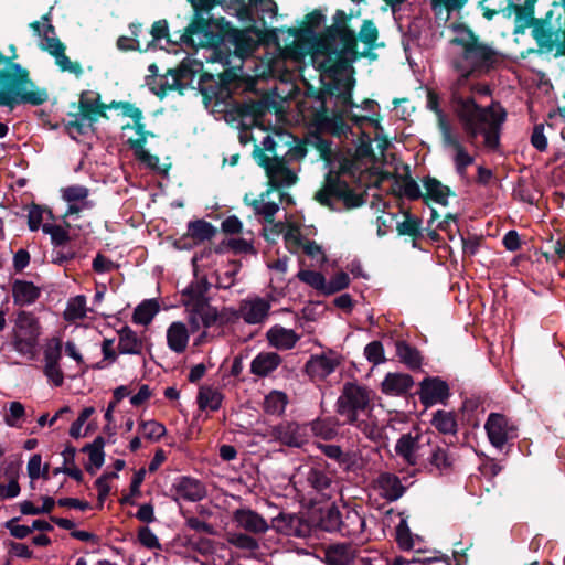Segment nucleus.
<instances>
[{"label": "nucleus", "mask_w": 565, "mask_h": 565, "mask_svg": "<svg viewBox=\"0 0 565 565\" xmlns=\"http://www.w3.org/2000/svg\"><path fill=\"white\" fill-rule=\"evenodd\" d=\"M457 42L462 52L460 60L452 62L454 68L460 75L449 86L451 107L470 143L482 135L484 147L497 150L500 146L502 125L508 116L505 108L497 100L482 107L471 96H466L462 89L466 88L470 78L488 76L499 68L503 54L493 45L482 41L479 35L470 42L460 40Z\"/></svg>", "instance_id": "nucleus-1"}, {"label": "nucleus", "mask_w": 565, "mask_h": 565, "mask_svg": "<svg viewBox=\"0 0 565 565\" xmlns=\"http://www.w3.org/2000/svg\"><path fill=\"white\" fill-rule=\"evenodd\" d=\"M239 76L234 68H227L216 76L204 72L203 63L185 57L177 67L168 68L159 78L148 82L149 89L162 99L168 92L177 90L184 95L188 89L198 88L205 105L212 102L224 103L232 97V85Z\"/></svg>", "instance_id": "nucleus-2"}, {"label": "nucleus", "mask_w": 565, "mask_h": 565, "mask_svg": "<svg viewBox=\"0 0 565 565\" xmlns=\"http://www.w3.org/2000/svg\"><path fill=\"white\" fill-rule=\"evenodd\" d=\"M10 55L0 52V106L14 109L19 105L40 106L47 102L49 92L39 87L31 78L28 68L15 63L14 44L9 45Z\"/></svg>", "instance_id": "nucleus-3"}, {"label": "nucleus", "mask_w": 565, "mask_h": 565, "mask_svg": "<svg viewBox=\"0 0 565 565\" xmlns=\"http://www.w3.org/2000/svg\"><path fill=\"white\" fill-rule=\"evenodd\" d=\"M352 19V12H345L342 9L335 10L332 23L324 26L317 38L316 55L328 57L339 67H347L361 57L375 58L376 54L358 51L356 32L351 26Z\"/></svg>", "instance_id": "nucleus-4"}, {"label": "nucleus", "mask_w": 565, "mask_h": 565, "mask_svg": "<svg viewBox=\"0 0 565 565\" xmlns=\"http://www.w3.org/2000/svg\"><path fill=\"white\" fill-rule=\"evenodd\" d=\"M193 12L190 22L180 34V41L191 49L216 47L224 40L220 21L205 17L218 6L220 0H188Z\"/></svg>", "instance_id": "nucleus-5"}, {"label": "nucleus", "mask_w": 565, "mask_h": 565, "mask_svg": "<svg viewBox=\"0 0 565 565\" xmlns=\"http://www.w3.org/2000/svg\"><path fill=\"white\" fill-rule=\"evenodd\" d=\"M370 390L356 382H345L335 402V412L343 424H358L359 413L370 408Z\"/></svg>", "instance_id": "nucleus-6"}, {"label": "nucleus", "mask_w": 565, "mask_h": 565, "mask_svg": "<svg viewBox=\"0 0 565 565\" xmlns=\"http://www.w3.org/2000/svg\"><path fill=\"white\" fill-rule=\"evenodd\" d=\"M17 328L18 332H15L12 342L14 350L33 359L40 337L36 318L31 312L20 311L17 318Z\"/></svg>", "instance_id": "nucleus-7"}, {"label": "nucleus", "mask_w": 565, "mask_h": 565, "mask_svg": "<svg viewBox=\"0 0 565 565\" xmlns=\"http://www.w3.org/2000/svg\"><path fill=\"white\" fill-rule=\"evenodd\" d=\"M484 429L490 444L497 449H502L519 436L515 422L501 413H490L484 423Z\"/></svg>", "instance_id": "nucleus-8"}, {"label": "nucleus", "mask_w": 565, "mask_h": 565, "mask_svg": "<svg viewBox=\"0 0 565 565\" xmlns=\"http://www.w3.org/2000/svg\"><path fill=\"white\" fill-rule=\"evenodd\" d=\"M416 394L425 408L437 404L445 406L451 396L449 384L440 376L430 375L419 382Z\"/></svg>", "instance_id": "nucleus-9"}, {"label": "nucleus", "mask_w": 565, "mask_h": 565, "mask_svg": "<svg viewBox=\"0 0 565 565\" xmlns=\"http://www.w3.org/2000/svg\"><path fill=\"white\" fill-rule=\"evenodd\" d=\"M326 8L313 9L303 17L300 26L291 31L295 36L307 45L309 52L313 55L317 54V38L320 35V32H317V30L326 23Z\"/></svg>", "instance_id": "nucleus-10"}, {"label": "nucleus", "mask_w": 565, "mask_h": 565, "mask_svg": "<svg viewBox=\"0 0 565 565\" xmlns=\"http://www.w3.org/2000/svg\"><path fill=\"white\" fill-rule=\"evenodd\" d=\"M270 529L279 534L295 537H306L310 534L308 521L297 513L280 512L271 519Z\"/></svg>", "instance_id": "nucleus-11"}, {"label": "nucleus", "mask_w": 565, "mask_h": 565, "mask_svg": "<svg viewBox=\"0 0 565 565\" xmlns=\"http://www.w3.org/2000/svg\"><path fill=\"white\" fill-rule=\"evenodd\" d=\"M345 113L337 110L330 113L328 106L318 107L313 115L318 128L329 131L334 137L347 135L351 128L344 121Z\"/></svg>", "instance_id": "nucleus-12"}, {"label": "nucleus", "mask_w": 565, "mask_h": 565, "mask_svg": "<svg viewBox=\"0 0 565 565\" xmlns=\"http://www.w3.org/2000/svg\"><path fill=\"white\" fill-rule=\"evenodd\" d=\"M349 183L340 178V173L330 170L324 178L323 186L316 192L315 200L329 210H334L332 198L339 199Z\"/></svg>", "instance_id": "nucleus-13"}, {"label": "nucleus", "mask_w": 565, "mask_h": 565, "mask_svg": "<svg viewBox=\"0 0 565 565\" xmlns=\"http://www.w3.org/2000/svg\"><path fill=\"white\" fill-rule=\"evenodd\" d=\"M171 490L174 491L178 498L189 502L201 501L207 494L205 484L201 480L190 476L178 477Z\"/></svg>", "instance_id": "nucleus-14"}, {"label": "nucleus", "mask_w": 565, "mask_h": 565, "mask_svg": "<svg viewBox=\"0 0 565 565\" xmlns=\"http://www.w3.org/2000/svg\"><path fill=\"white\" fill-rule=\"evenodd\" d=\"M122 111V115L126 117H130L134 120V125H124L122 131L135 129L138 135L137 138L129 137L127 139V143L130 149L134 151L135 159L138 163H141V109L135 107L129 102H121V107L119 108Z\"/></svg>", "instance_id": "nucleus-15"}, {"label": "nucleus", "mask_w": 565, "mask_h": 565, "mask_svg": "<svg viewBox=\"0 0 565 565\" xmlns=\"http://www.w3.org/2000/svg\"><path fill=\"white\" fill-rule=\"evenodd\" d=\"M216 233V227L205 220L191 221L188 224V235L175 241L174 246L179 249L191 248L192 245L186 243L189 238L193 239L194 244H199L210 241Z\"/></svg>", "instance_id": "nucleus-16"}, {"label": "nucleus", "mask_w": 565, "mask_h": 565, "mask_svg": "<svg viewBox=\"0 0 565 565\" xmlns=\"http://www.w3.org/2000/svg\"><path fill=\"white\" fill-rule=\"evenodd\" d=\"M233 520L238 527L255 535L264 534L270 529V524L258 512L249 508L234 511Z\"/></svg>", "instance_id": "nucleus-17"}, {"label": "nucleus", "mask_w": 565, "mask_h": 565, "mask_svg": "<svg viewBox=\"0 0 565 565\" xmlns=\"http://www.w3.org/2000/svg\"><path fill=\"white\" fill-rule=\"evenodd\" d=\"M423 185L426 190L423 201L428 206L430 205V202L447 206L448 198L456 196L455 191H452L448 185L443 184L438 179L434 177H425L423 179Z\"/></svg>", "instance_id": "nucleus-18"}, {"label": "nucleus", "mask_w": 565, "mask_h": 565, "mask_svg": "<svg viewBox=\"0 0 565 565\" xmlns=\"http://www.w3.org/2000/svg\"><path fill=\"white\" fill-rule=\"evenodd\" d=\"M270 437L287 447H300L303 443L300 426L296 422H281L271 427Z\"/></svg>", "instance_id": "nucleus-19"}, {"label": "nucleus", "mask_w": 565, "mask_h": 565, "mask_svg": "<svg viewBox=\"0 0 565 565\" xmlns=\"http://www.w3.org/2000/svg\"><path fill=\"white\" fill-rule=\"evenodd\" d=\"M414 386V379L406 373L390 372L381 383V391L390 396H403Z\"/></svg>", "instance_id": "nucleus-20"}, {"label": "nucleus", "mask_w": 565, "mask_h": 565, "mask_svg": "<svg viewBox=\"0 0 565 565\" xmlns=\"http://www.w3.org/2000/svg\"><path fill=\"white\" fill-rule=\"evenodd\" d=\"M87 95V92H82L78 103L71 104L72 108H77L78 110L75 114L94 124L97 122L100 117L107 118L105 107L99 106L100 96L97 95L96 99H92L88 98Z\"/></svg>", "instance_id": "nucleus-21"}, {"label": "nucleus", "mask_w": 565, "mask_h": 565, "mask_svg": "<svg viewBox=\"0 0 565 565\" xmlns=\"http://www.w3.org/2000/svg\"><path fill=\"white\" fill-rule=\"evenodd\" d=\"M269 310L270 303L260 297L244 301L239 307V312L248 324L262 323L267 318Z\"/></svg>", "instance_id": "nucleus-22"}, {"label": "nucleus", "mask_w": 565, "mask_h": 565, "mask_svg": "<svg viewBox=\"0 0 565 565\" xmlns=\"http://www.w3.org/2000/svg\"><path fill=\"white\" fill-rule=\"evenodd\" d=\"M376 484L381 490V495L388 502L397 501L406 491V487L402 484L399 477L391 472H381L376 479Z\"/></svg>", "instance_id": "nucleus-23"}, {"label": "nucleus", "mask_w": 565, "mask_h": 565, "mask_svg": "<svg viewBox=\"0 0 565 565\" xmlns=\"http://www.w3.org/2000/svg\"><path fill=\"white\" fill-rule=\"evenodd\" d=\"M282 362L276 352H259L250 363V373L257 377H267L275 372Z\"/></svg>", "instance_id": "nucleus-24"}, {"label": "nucleus", "mask_w": 565, "mask_h": 565, "mask_svg": "<svg viewBox=\"0 0 565 565\" xmlns=\"http://www.w3.org/2000/svg\"><path fill=\"white\" fill-rule=\"evenodd\" d=\"M41 297V289L32 281L15 279L12 282V298L17 306H30Z\"/></svg>", "instance_id": "nucleus-25"}, {"label": "nucleus", "mask_w": 565, "mask_h": 565, "mask_svg": "<svg viewBox=\"0 0 565 565\" xmlns=\"http://www.w3.org/2000/svg\"><path fill=\"white\" fill-rule=\"evenodd\" d=\"M266 338L269 345L277 350H290L300 339L292 329H286L279 324L271 327L267 331Z\"/></svg>", "instance_id": "nucleus-26"}, {"label": "nucleus", "mask_w": 565, "mask_h": 565, "mask_svg": "<svg viewBox=\"0 0 565 565\" xmlns=\"http://www.w3.org/2000/svg\"><path fill=\"white\" fill-rule=\"evenodd\" d=\"M339 361L326 355H312L305 364V371L312 377L324 379L332 374Z\"/></svg>", "instance_id": "nucleus-27"}, {"label": "nucleus", "mask_w": 565, "mask_h": 565, "mask_svg": "<svg viewBox=\"0 0 565 565\" xmlns=\"http://www.w3.org/2000/svg\"><path fill=\"white\" fill-rule=\"evenodd\" d=\"M395 348L396 356L407 369L416 371L422 367L424 356L416 347L409 344L405 340H397L395 342Z\"/></svg>", "instance_id": "nucleus-28"}, {"label": "nucleus", "mask_w": 565, "mask_h": 565, "mask_svg": "<svg viewBox=\"0 0 565 565\" xmlns=\"http://www.w3.org/2000/svg\"><path fill=\"white\" fill-rule=\"evenodd\" d=\"M327 462L318 463L311 467L306 475L308 484L322 494L331 488L333 482L332 477L327 471Z\"/></svg>", "instance_id": "nucleus-29"}, {"label": "nucleus", "mask_w": 565, "mask_h": 565, "mask_svg": "<svg viewBox=\"0 0 565 565\" xmlns=\"http://www.w3.org/2000/svg\"><path fill=\"white\" fill-rule=\"evenodd\" d=\"M419 449L418 437H413L411 434H403L396 441L395 452L402 457L406 463L416 466L417 450Z\"/></svg>", "instance_id": "nucleus-30"}, {"label": "nucleus", "mask_w": 565, "mask_h": 565, "mask_svg": "<svg viewBox=\"0 0 565 565\" xmlns=\"http://www.w3.org/2000/svg\"><path fill=\"white\" fill-rule=\"evenodd\" d=\"M210 287L211 284L207 281L206 277H201L191 282L182 292V296L188 298L185 306L195 305V307H198L199 305L210 302L209 298L205 296Z\"/></svg>", "instance_id": "nucleus-31"}, {"label": "nucleus", "mask_w": 565, "mask_h": 565, "mask_svg": "<svg viewBox=\"0 0 565 565\" xmlns=\"http://www.w3.org/2000/svg\"><path fill=\"white\" fill-rule=\"evenodd\" d=\"M189 331L184 323L172 322L167 330L168 347L175 353H182L188 345Z\"/></svg>", "instance_id": "nucleus-32"}, {"label": "nucleus", "mask_w": 565, "mask_h": 565, "mask_svg": "<svg viewBox=\"0 0 565 565\" xmlns=\"http://www.w3.org/2000/svg\"><path fill=\"white\" fill-rule=\"evenodd\" d=\"M332 82H337V90L330 94V96L337 97L343 107H359V105L353 100V88L355 85L353 76H348L345 78L334 77L332 78Z\"/></svg>", "instance_id": "nucleus-33"}, {"label": "nucleus", "mask_w": 565, "mask_h": 565, "mask_svg": "<svg viewBox=\"0 0 565 565\" xmlns=\"http://www.w3.org/2000/svg\"><path fill=\"white\" fill-rule=\"evenodd\" d=\"M431 426L443 435L456 436L458 431V423L452 412L438 409L433 414L430 419Z\"/></svg>", "instance_id": "nucleus-34"}, {"label": "nucleus", "mask_w": 565, "mask_h": 565, "mask_svg": "<svg viewBox=\"0 0 565 565\" xmlns=\"http://www.w3.org/2000/svg\"><path fill=\"white\" fill-rule=\"evenodd\" d=\"M379 35V29L372 19L363 20L360 31L356 33L358 42L361 41L365 45L364 52L370 54H373L372 51L376 47L384 45L377 43Z\"/></svg>", "instance_id": "nucleus-35"}, {"label": "nucleus", "mask_w": 565, "mask_h": 565, "mask_svg": "<svg viewBox=\"0 0 565 565\" xmlns=\"http://www.w3.org/2000/svg\"><path fill=\"white\" fill-rule=\"evenodd\" d=\"M396 186H398V191L393 189V193L397 196H406L411 201H416L418 199L424 200V194L420 191L418 183L411 177L409 172L405 175L396 177Z\"/></svg>", "instance_id": "nucleus-36"}, {"label": "nucleus", "mask_w": 565, "mask_h": 565, "mask_svg": "<svg viewBox=\"0 0 565 565\" xmlns=\"http://www.w3.org/2000/svg\"><path fill=\"white\" fill-rule=\"evenodd\" d=\"M445 139L456 150L455 166L457 173L460 177H465L467 168L473 163L475 158L466 151L463 146L451 134L446 135Z\"/></svg>", "instance_id": "nucleus-37"}, {"label": "nucleus", "mask_w": 565, "mask_h": 565, "mask_svg": "<svg viewBox=\"0 0 565 565\" xmlns=\"http://www.w3.org/2000/svg\"><path fill=\"white\" fill-rule=\"evenodd\" d=\"M515 28L514 34L524 33L525 29L531 28L534 24H539L543 20L535 18V8L523 3L522 6L516 4L515 8Z\"/></svg>", "instance_id": "nucleus-38"}, {"label": "nucleus", "mask_w": 565, "mask_h": 565, "mask_svg": "<svg viewBox=\"0 0 565 565\" xmlns=\"http://www.w3.org/2000/svg\"><path fill=\"white\" fill-rule=\"evenodd\" d=\"M515 28L514 34L524 33L525 29L531 28L534 24H539L543 20L535 18V8L523 3L522 6L516 4L515 8Z\"/></svg>", "instance_id": "nucleus-39"}, {"label": "nucleus", "mask_w": 565, "mask_h": 565, "mask_svg": "<svg viewBox=\"0 0 565 565\" xmlns=\"http://www.w3.org/2000/svg\"><path fill=\"white\" fill-rule=\"evenodd\" d=\"M515 28L514 34L524 33L525 29L531 28L534 24H539L543 20L535 18V8L523 3L522 6L516 4L515 8Z\"/></svg>", "instance_id": "nucleus-40"}, {"label": "nucleus", "mask_w": 565, "mask_h": 565, "mask_svg": "<svg viewBox=\"0 0 565 565\" xmlns=\"http://www.w3.org/2000/svg\"><path fill=\"white\" fill-rule=\"evenodd\" d=\"M532 28V36L536 41L540 50L551 52L555 46L557 47L561 41L553 39L554 32L551 28L544 25V20L534 24Z\"/></svg>", "instance_id": "nucleus-41"}, {"label": "nucleus", "mask_w": 565, "mask_h": 565, "mask_svg": "<svg viewBox=\"0 0 565 565\" xmlns=\"http://www.w3.org/2000/svg\"><path fill=\"white\" fill-rule=\"evenodd\" d=\"M119 343L118 349L124 354H141V341L138 339L136 332L129 327H124L118 331Z\"/></svg>", "instance_id": "nucleus-42"}, {"label": "nucleus", "mask_w": 565, "mask_h": 565, "mask_svg": "<svg viewBox=\"0 0 565 565\" xmlns=\"http://www.w3.org/2000/svg\"><path fill=\"white\" fill-rule=\"evenodd\" d=\"M223 394L212 387H201L198 394V405L200 409L209 408L216 412L221 408L223 402Z\"/></svg>", "instance_id": "nucleus-43"}, {"label": "nucleus", "mask_w": 565, "mask_h": 565, "mask_svg": "<svg viewBox=\"0 0 565 565\" xmlns=\"http://www.w3.org/2000/svg\"><path fill=\"white\" fill-rule=\"evenodd\" d=\"M428 461L440 472H444L452 469L455 458L448 448L436 445L430 451Z\"/></svg>", "instance_id": "nucleus-44"}, {"label": "nucleus", "mask_w": 565, "mask_h": 565, "mask_svg": "<svg viewBox=\"0 0 565 565\" xmlns=\"http://www.w3.org/2000/svg\"><path fill=\"white\" fill-rule=\"evenodd\" d=\"M338 425L337 418H317L311 423V430L315 436L331 440L338 435Z\"/></svg>", "instance_id": "nucleus-45"}, {"label": "nucleus", "mask_w": 565, "mask_h": 565, "mask_svg": "<svg viewBox=\"0 0 565 565\" xmlns=\"http://www.w3.org/2000/svg\"><path fill=\"white\" fill-rule=\"evenodd\" d=\"M244 202L247 205L253 206L256 214L263 215L266 223H274L275 215L279 211V205L276 202H265V200H262V198L249 202L247 194L244 196Z\"/></svg>", "instance_id": "nucleus-46"}, {"label": "nucleus", "mask_w": 565, "mask_h": 565, "mask_svg": "<svg viewBox=\"0 0 565 565\" xmlns=\"http://www.w3.org/2000/svg\"><path fill=\"white\" fill-rule=\"evenodd\" d=\"M405 220L397 223L398 235L409 236L414 241L422 237V218L413 216L409 211L404 213Z\"/></svg>", "instance_id": "nucleus-47"}, {"label": "nucleus", "mask_w": 565, "mask_h": 565, "mask_svg": "<svg viewBox=\"0 0 565 565\" xmlns=\"http://www.w3.org/2000/svg\"><path fill=\"white\" fill-rule=\"evenodd\" d=\"M319 449L326 457L337 461L340 466H343L347 470H350L351 466L354 462L352 455L350 452H344L341 449V447L338 445L320 444Z\"/></svg>", "instance_id": "nucleus-48"}, {"label": "nucleus", "mask_w": 565, "mask_h": 565, "mask_svg": "<svg viewBox=\"0 0 565 565\" xmlns=\"http://www.w3.org/2000/svg\"><path fill=\"white\" fill-rule=\"evenodd\" d=\"M68 116L73 117L72 120L64 121V129L65 132L74 140H76V136L74 132L78 136H85L89 131H94V122H89L87 119H84L81 116H77L74 113H68Z\"/></svg>", "instance_id": "nucleus-49"}, {"label": "nucleus", "mask_w": 565, "mask_h": 565, "mask_svg": "<svg viewBox=\"0 0 565 565\" xmlns=\"http://www.w3.org/2000/svg\"><path fill=\"white\" fill-rule=\"evenodd\" d=\"M288 403V397L284 392L271 391L264 399V411L269 415H281Z\"/></svg>", "instance_id": "nucleus-50"}, {"label": "nucleus", "mask_w": 565, "mask_h": 565, "mask_svg": "<svg viewBox=\"0 0 565 565\" xmlns=\"http://www.w3.org/2000/svg\"><path fill=\"white\" fill-rule=\"evenodd\" d=\"M342 536H352L363 531L365 526L364 519L354 510L347 511L345 515L342 516Z\"/></svg>", "instance_id": "nucleus-51"}, {"label": "nucleus", "mask_w": 565, "mask_h": 565, "mask_svg": "<svg viewBox=\"0 0 565 565\" xmlns=\"http://www.w3.org/2000/svg\"><path fill=\"white\" fill-rule=\"evenodd\" d=\"M321 87L317 88L311 84L306 86V96L320 103L319 107L327 106V97L337 90V82H323L321 81Z\"/></svg>", "instance_id": "nucleus-52"}, {"label": "nucleus", "mask_w": 565, "mask_h": 565, "mask_svg": "<svg viewBox=\"0 0 565 565\" xmlns=\"http://www.w3.org/2000/svg\"><path fill=\"white\" fill-rule=\"evenodd\" d=\"M326 561L329 565H350L352 558L349 546L335 544L328 547Z\"/></svg>", "instance_id": "nucleus-53"}, {"label": "nucleus", "mask_w": 565, "mask_h": 565, "mask_svg": "<svg viewBox=\"0 0 565 565\" xmlns=\"http://www.w3.org/2000/svg\"><path fill=\"white\" fill-rule=\"evenodd\" d=\"M196 308L200 309V317L204 328H210L214 324L224 326L227 322L223 313H220L210 302L199 305Z\"/></svg>", "instance_id": "nucleus-54"}, {"label": "nucleus", "mask_w": 565, "mask_h": 565, "mask_svg": "<svg viewBox=\"0 0 565 565\" xmlns=\"http://www.w3.org/2000/svg\"><path fill=\"white\" fill-rule=\"evenodd\" d=\"M181 514L184 518L183 526L185 529L192 530L196 533H203L206 535H216L217 532L213 524L200 520L198 516H194L185 511H181Z\"/></svg>", "instance_id": "nucleus-55"}, {"label": "nucleus", "mask_w": 565, "mask_h": 565, "mask_svg": "<svg viewBox=\"0 0 565 565\" xmlns=\"http://www.w3.org/2000/svg\"><path fill=\"white\" fill-rule=\"evenodd\" d=\"M297 278L324 295L327 280L322 273L310 269H301L298 271Z\"/></svg>", "instance_id": "nucleus-56"}, {"label": "nucleus", "mask_w": 565, "mask_h": 565, "mask_svg": "<svg viewBox=\"0 0 565 565\" xmlns=\"http://www.w3.org/2000/svg\"><path fill=\"white\" fill-rule=\"evenodd\" d=\"M271 175H278L279 181L282 182V186H291L298 181L297 174L287 166L285 159L277 156Z\"/></svg>", "instance_id": "nucleus-57"}, {"label": "nucleus", "mask_w": 565, "mask_h": 565, "mask_svg": "<svg viewBox=\"0 0 565 565\" xmlns=\"http://www.w3.org/2000/svg\"><path fill=\"white\" fill-rule=\"evenodd\" d=\"M42 231L51 236V243L55 247L64 246L71 241L68 231L60 225L45 223Z\"/></svg>", "instance_id": "nucleus-58"}, {"label": "nucleus", "mask_w": 565, "mask_h": 565, "mask_svg": "<svg viewBox=\"0 0 565 565\" xmlns=\"http://www.w3.org/2000/svg\"><path fill=\"white\" fill-rule=\"evenodd\" d=\"M238 116L259 118L265 115L266 106L260 100H249L239 103L235 106Z\"/></svg>", "instance_id": "nucleus-59"}, {"label": "nucleus", "mask_w": 565, "mask_h": 565, "mask_svg": "<svg viewBox=\"0 0 565 565\" xmlns=\"http://www.w3.org/2000/svg\"><path fill=\"white\" fill-rule=\"evenodd\" d=\"M86 298L85 296H76L71 299L67 303V308L65 310L64 317L68 321H75L78 319H83L86 316Z\"/></svg>", "instance_id": "nucleus-60"}, {"label": "nucleus", "mask_w": 565, "mask_h": 565, "mask_svg": "<svg viewBox=\"0 0 565 565\" xmlns=\"http://www.w3.org/2000/svg\"><path fill=\"white\" fill-rule=\"evenodd\" d=\"M342 523V514L335 507L329 508L321 518V526L327 532H339L341 534Z\"/></svg>", "instance_id": "nucleus-61"}, {"label": "nucleus", "mask_w": 565, "mask_h": 565, "mask_svg": "<svg viewBox=\"0 0 565 565\" xmlns=\"http://www.w3.org/2000/svg\"><path fill=\"white\" fill-rule=\"evenodd\" d=\"M227 542L241 550L256 551L259 547L258 541L247 533H230Z\"/></svg>", "instance_id": "nucleus-62"}, {"label": "nucleus", "mask_w": 565, "mask_h": 565, "mask_svg": "<svg viewBox=\"0 0 565 565\" xmlns=\"http://www.w3.org/2000/svg\"><path fill=\"white\" fill-rule=\"evenodd\" d=\"M218 6L233 10L241 20L252 21V11L246 0H220Z\"/></svg>", "instance_id": "nucleus-63"}, {"label": "nucleus", "mask_w": 565, "mask_h": 565, "mask_svg": "<svg viewBox=\"0 0 565 565\" xmlns=\"http://www.w3.org/2000/svg\"><path fill=\"white\" fill-rule=\"evenodd\" d=\"M233 43L235 52L239 56L248 55L254 51V40L244 31H235V34L233 35Z\"/></svg>", "instance_id": "nucleus-64"}]
</instances>
